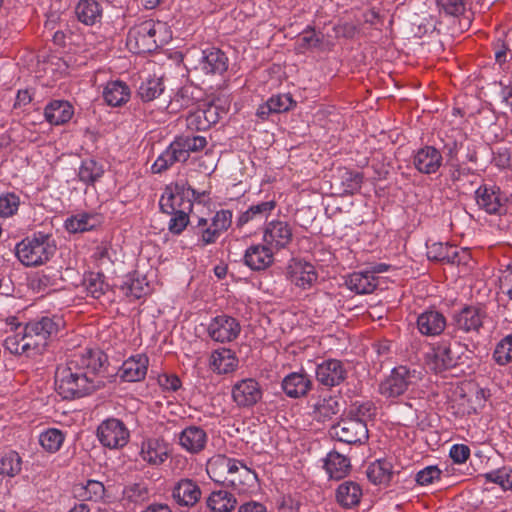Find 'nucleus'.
<instances>
[{
	"mask_svg": "<svg viewBox=\"0 0 512 512\" xmlns=\"http://www.w3.org/2000/svg\"><path fill=\"white\" fill-rule=\"evenodd\" d=\"M105 355L87 349L74 354L55 374L56 390L63 399L82 398L105 385L103 365Z\"/></svg>",
	"mask_w": 512,
	"mask_h": 512,
	"instance_id": "f257e3e1",
	"label": "nucleus"
},
{
	"mask_svg": "<svg viewBox=\"0 0 512 512\" xmlns=\"http://www.w3.org/2000/svg\"><path fill=\"white\" fill-rule=\"evenodd\" d=\"M171 39L166 23L152 19L142 20L129 29L127 46L133 53H150Z\"/></svg>",
	"mask_w": 512,
	"mask_h": 512,
	"instance_id": "f03ea898",
	"label": "nucleus"
},
{
	"mask_svg": "<svg viewBox=\"0 0 512 512\" xmlns=\"http://www.w3.org/2000/svg\"><path fill=\"white\" fill-rule=\"evenodd\" d=\"M207 140L200 135H181L176 137L169 146L157 157L151 169L153 173H162L175 163H185L191 153L203 150Z\"/></svg>",
	"mask_w": 512,
	"mask_h": 512,
	"instance_id": "7ed1b4c3",
	"label": "nucleus"
},
{
	"mask_svg": "<svg viewBox=\"0 0 512 512\" xmlns=\"http://www.w3.org/2000/svg\"><path fill=\"white\" fill-rule=\"evenodd\" d=\"M56 247L51 236L39 232L32 238H25L16 246V256L25 266H38L50 259Z\"/></svg>",
	"mask_w": 512,
	"mask_h": 512,
	"instance_id": "20e7f679",
	"label": "nucleus"
},
{
	"mask_svg": "<svg viewBox=\"0 0 512 512\" xmlns=\"http://www.w3.org/2000/svg\"><path fill=\"white\" fill-rule=\"evenodd\" d=\"M232 224V212L222 209L217 211L209 221L206 218H198L196 225H191L193 234L197 237L196 245L204 248L216 243L218 238L226 232Z\"/></svg>",
	"mask_w": 512,
	"mask_h": 512,
	"instance_id": "39448f33",
	"label": "nucleus"
},
{
	"mask_svg": "<svg viewBox=\"0 0 512 512\" xmlns=\"http://www.w3.org/2000/svg\"><path fill=\"white\" fill-rule=\"evenodd\" d=\"M64 321L60 316H43L32 320L24 326L28 341L32 345L33 352L40 353L46 347L48 340L57 335Z\"/></svg>",
	"mask_w": 512,
	"mask_h": 512,
	"instance_id": "423d86ee",
	"label": "nucleus"
},
{
	"mask_svg": "<svg viewBox=\"0 0 512 512\" xmlns=\"http://www.w3.org/2000/svg\"><path fill=\"white\" fill-rule=\"evenodd\" d=\"M329 434L335 440L348 445H362L369 438L367 423L349 416L341 418L332 425Z\"/></svg>",
	"mask_w": 512,
	"mask_h": 512,
	"instance_id": "0eeeda50",
	"label": "nucleus"
},
{
	"mask_svg": "<svg viewBox=\"0 0 512 512\" xmlns=\"http://www.w3.org/2000/svg\"><path fill=\"white\" fill-rule=\"evenodd\" d=\"M488 319L486 308L482 305H465L455 312L451 319V325L456 331L466 334H480Z\"/></svg>",
	"mask_w": 512,
	"mask_h": 512,
	"instance_id": "6e6552de",
	"label": "nucleus"
},
{
	"mask_svg": "<svg viewBox=\"0 0 512 512\" xmlns=\"http://www.w3.org/2000/svg\"><path fill=\"white\" fill-rule=\"evenodd\" d=\"M420 373L407 366L395 367L391 374L381 382L379 386L380 393L385 397H398L404 394L409 386L416 383L420 378Z\"/></svg>",
	"mask_w": 512,
	"mask_h": 512,
	"instance_id": "1a4fd4ad",
	"label": "nucleus"
},
{
	"mask_svg": "<svg viewBox=\"0 0 512 512\" xmlns=\"http://www.w3.org/2000/svg\"><path fill=\"white\" fill-rule=\"evenodd\" d=\"M196 191L191 187L176 184L174 187H167L162 194L159 206L163 213L172 214L178 211H192L193 203L190 196H195Z\"/></svg>",
	"mask_w": 512,
	"mask_h": 512,
	"instance_id": "9d476101",
	"label": "nucleus"
},
{
	"mask_svg": "<svg viewBox=\"0 0 512 512\" xmlns=\"http://www.w3.org/2000/svg\"><path fill=\"white\" fill-rule=\"evenodd\" d=\"M262 240L275 252L286 249L293 241V227L285 220H272L266 223Z\"/></svg>",
	"mask_w": 512,
	"mask_h": 512,
	"instance_id": "9b49d317",
	"label": "nucleus"
},
{
	"mask_svg": "<svg viewBox=\"0 0 512 512\" xmlns=\"http://www.w3.org/2000/svg\"><path fill=\"white\" fill-rule=\"evenodd\" d=\"M348 366L338 359H327L317 364L315 377L319 384L333 388L342 384L348 377Z\"/></svg>",
	"mask_w": 512,
	"mask_h": 512,
	"instance_id": "f8f14e48",
	"label": "nucleus"
},
{
	"mask_svg": "<svg viewBox=\"0 0 512 512\" xmlns=\"http://www.w3.org/2000/svg\"><path fill=\"white\" fill-rule=\"evenodd\" d=\"M463 348L460 342H455L454 344L445 341L440 342L432 349V352L428 354V364L430 368L435 372H441L456 366L460 359L458 351Z\"/></svg>",
	"mask_w": 512,
	"mask_h": 512,
	"instance_id": "ddd939ff",
	"label": "nucleus"
},
{
	"mask_svg": "<svg viewBox=\"0 0 512 512\" xmlns=\"http://www.w3.org/2000/svg\"><path fill=\"white\" fill-rule=\"evenodd\" d=\"M231 396L238 408H251L261 401L263 391L254 378H245L232 386Z\"/></svg>",
	"mask_w": 512,
	"mask_h": 512,
	"instance_id": "4468645a",
	"label": "nucleus"
},
{
	"mask_svg": "<svg viewBox=\"0 0 512 512\" xmlns=\"http://www.w3.org/2000/svg\"><path fill=\"white\" fill-rule=\"evenodd\" d=\"M240 331L238 320L225 314L212 318L207 327L209 337L220 343L232 342L239 336Z\"/></svg>",
	"mask_w": 512,
	"mask_h": 512,
	"instance_id": "2eb2a0df",
	"label": "nucleus"
},
{
	"mask_svg": "<svg viewBox=\"0 0 512 512\" xmlns=\"http://www.w3.org/2000/svg\"><path fill=\"white\" fill-rule=\"evenodd\" d=\"M99 441L108 448H119L127 444L129 432L124 423L111 418L103 421L97 429Z\"/></svg>",
	"mask_w": 512,
	"mask_h": 512,
	"instance_id": "dca6fc26",
	"label": "nucleus"
},
{
	"mask_svg": "<svg viewBox=\"0 0 512 512\" xmlns=\"http://www.w3.org/2000/svg\"><path fill=\"white\" fill-rule=\"evenodd\" d=\"M427 257L429 260L450 264H466L470 253L466 248H458L449 243L434 242L427 244Z\"/></svg>",
	"mask_w": 512,
	"mask_h": 512,
	"instance_id": "f3484780",
	"label": "nucleus"
},
{
	"mask_svg": "<svg viewBox=\"0 0 512 512\" xmlns=\"http://www.w3.org/2000/svg\"><path fill=\"white\" fill-rule=\"evenodd\" d=\"M475 197L478 207L488 214L501 215L506 211L504 199L497 186L482 185L476 190Z\"/></svg>",
	"mask_w": 512,
	"mask_h": 512,
	"instance_id": "a211bd4d",
	"label": "nucleus"
},
{
	"mask_svg": "<svg viewBox=\"0 0 512 512\" xmlns=\"http://www.w3.org/2000/svg\"><path fill=\"white\" fill-rule=\"evenodd\" d=\"M207 442L208 435L200 426L189 425L178 434L179 446L191 455L201 453L206 448Z\"/></svg>",
	"mask_w": 512,
	"mask_h": 512,
	"instance_id": "6ab92c4d",
	"label": "nucleus"
},
{
	"mask_svg": "<svg viewBox=\"0 0 512 512\" xmlns=\"http://www.w3.org/2000/svg\"><path fill=\"white\" fill-rule=\"evenodd\" d=\"M275 251L266 243L255 244L248 247L244 254V263L251 270L261 271L274 262Z\"/></svg>",
	"mask_w": 512,
	"mask_h": 512,
	"instance_id": "aec40b11",
	"label": "nucleus"
},
{
	"mask_svg": "<svg viewBox=\"0 0 512 512\" xmlns=\"http://www.w3.org/2000/svg\"><path fill=\"white\" fill-rule=\"evenodd\" d=\"M197 68L207 75H222L228 69V57L218 48L205 49Z\"/></svg>",
	"mask_w": 512,
	"mask_h": 512,
	"instance_id": "412c9836",
	"label": "nucleus"
},
{
	"mask_svg": "<svg viewBox=\"0 0 512 512\" xmlns=\"http://www.w3.org/2000/svg\"><path fill=\"white\" fill-rule=\"evenodd\" d=\"M198 484L189 478L180 479L172 489V499L179 506L193 507L201 498Z\"/></svg>",
	"mask_w": 512,
	"mask_h": 512,
	"instance_id": "4be33fe9",
	"label": "nucleus"
},
{
	"mask_svg": "<svg viewBox=\"0 0 512 512\" xmlns=\"http://www.w3.org/2000/svg\"><path fill=\"white\" fill-rule=\"evenodd\" d=\"M443 157L439 150L433 146H424L418 149L413 157L414 167L423 174H434L442 165Z\"/></svg>",
	"mask_w": 512,
	"mask_h": 512,
	"instance_id": "5701e85b",
	"label": "nucleus"
},
{
	"mask_svg": "<svg viewBox=\"0 0 512 512\" xmlns=\"http://www.w3.org/2000/svg\"><path fill=\"white\" fill-rule=\"evenodd\" d=\"M149 359L145 354H136L125 360L120 367L119 376L126 382H138L145 378Z\"/></svg>",
	"mask_w": 512,
	"mask_h": 512,
	"instance_id": "b1692460",
	"label": "nucleus"
},
{
	"mask_svg": "<svg viewBox=\"0 0 512 512\" xmlns=\"http://www.w3.org/2000/svg\"><path fill=\"white\" fill-rule=\"evenodd\" d=\"M447 326L445 316L437 310H426L417 318V327L426 336L440 335Z\"/></svg>",
	"mask_w": 512,
	"mask_h": 512,
	"instance_id": "393cba45",
	"label": "nucleus"
},
{
	"mask_svg": "<svg viewBox=\"0 0 512 512\" xmlns=\"http://www.w3.org/2000/svg\"><path fill=\"white\" fill-rule=\"evenodd\" d=\"M281 387L288 397L300 398L311 390L312 381L305 373L292 372L284 377Z\"/></svg>",
	"mask_w": 512,
	"mask_h": 512,
	"instance_id": "a878e982",
	"label": "nucleus"
},
{
	"mask_svg": "<svg viewBox=\"0 0 512 512\" xmlns=\"http://www.w3.org/2000/svg\"><path fill=\"white\" fill-rule=\"evenodd\" d=\"M290 280L296 286L307 289L317 280V273L312 264L295 260L289 265Z\"/></svg>",
	"mask_w": 512,
	"mask_h": 512,
	"instance_id": "bb28decb",
	"label": "nucleus"
},
{
	"mask_svg": "<svg viewBox=\"0 0 512 512\" xmlns=\"http://www.w3.org/2000/svg\"><path fill=\"white\" fill-rule=\"evenodd\" d=\"M77 19L88 26L100 23L103 15V5L98 0H80L75 7Z\"/></svg>",
	"mask_w": 512,
	"mask_h": 512,
	"instance_id": "cd10ccee",
	"label": "nucleus"
},
{
	"mask_svg": "<svg viewBox=\"0 0 512 512\" xmlns=\"http://www.w3.org/2000/svg\"><path fill=\"white\" fill-rule=\"evenodd\" d=\"M275 207L276 203L272 200L253 204L239 215L236 225L242 227L250 222L258 223L266 220Z\"/></svg>",
	"mask_w": 512,
	"mask_h": 512,
	"instance_id": "c85d7f7f",
	"label": "nucleus"
},
{
	"mask_svg": "<svg viewBox=\"0 0 512 512\" xmlns=\"http://www.w3.org/2000/svg\"><path fill=\"white\" fill-rule=\"evenodd\" d=\"M74 114L72 105L68 101L53 100L46 105L44 115L52 125H62L68 122Z\"/></svg>",
	"mask_w": 512,
	"mask_h": 512,
	"instance_id": "c756f323",
	"label": "nucleus"
},
{
	"mask_svg": "<svg viewBox=\"0 0 512 512\" xmlns=\"http://www.w3.org/2000/svg\"><path fill=\"white\" fill-rule=\"evenodd\" d=\"M324 468L331 479L340 480L350 472L351 463L346 456L337 451H331L325 458Z\"/></svg>",
	"mask_w": 512,
	"mask_h": 512,
	"instance_id": "7c9ffc66",
	"label": "nucleus"
},
{
	"mask_svg": "<svg viewBox=\"0 0 512 512\" xmlns=\"http://www.w3.org/2000/svg\"><path fill=\"white\" fill-rule=\"evenodd\" d=\"M362 488L355 481H344L336 490V501L343 508H353L360 503Z\"/></svg>",
	"mask_w": 512,
	"mask_h": 512,
	"instance_id": "2f4dec72",
	"label": "nucleus"
},
{
	"mask_svg": "<svg viewBox=\"0 0 512 512\" xmlns=\"http://www.w3.org/2000/svg\"><path fill=\"white\" fill-rule=\"evenodd\" d=\"M130 88L120 80L110 81L103 90L105 102L112 107H118L125 104L130 99Z\"/></svg>",
	"mask_w": 512,
	"mask_h": 512,
	"instance_id": "473e14b6",
	"label": "nucleus"
},
{
	"mask_svg": "<svg viewBox=\"0 0 512 512\" xmlns=\"http://www.w3.org/2000/svg\"><path fill=\"white\" fill-rule=\"evenodd\" d=\"M210 366L218 374H228L237 368L238 359L232 350L222 348L212 353Z\"/></svg>",
	"mask_w": 512,
	"mask_h": 512,
	"instance_id": "72a5a7b5",
	"label": "nucleus"
},
{
	"mask_svg": "<svg viewBox=\"0 0 512 512\" xmlns=\"http://www.w3.org/2000/svg\"><path fill=\"white\" fill-rule=\"evenodd\" d=\"M206 504L212 512H231L237 505V499L233 493L219 489L210 493Z\"/></svg>",
	"mask_w": 512,
	"mask_h": 512,
	"instance_id": "f704fd0d",
	"label": "nucleus"
},
{
	"mask_svg": "<svg viewBox=\"0 0 512 512\" xmlns=\"http://www.w3.org/2000/svg\"><path fill=\"white\" fill-rule=\"evenodd\" d=\"M377 284V278L371 272H367V270L354 272L346 280L348 288L357 294L372 293L376 289Z\"/></svg>",
	"mask_w": 512,
	"mask_h": 512,
	"instance_id": "c9c22d12",
	"label": "nucleus"
},
{
	"mask_svg": "<svg viewBox=\"0 0 512 512\" xmlns=\"http://www.w3.org/2000/svg\"><path fill=\"white\" fill-rule=\"evenodd\" d=\"M341 408L342 403L338 397H324L314 405L313 418L318 422L325 423L337 415Z\"/></svg>",
	"mask_w": 512,
	"mask_h": 512,
	"instance_id": "e433bc0d",
	"label": "nucleus"
},
{
	"mask_svg": "<svg viewBox=\"0 0 512 512\" xmlns=\"http://www.w3.org/2000/svg\"><path fill=\"white\" fill-rule=\"evenodd\" d=\"M142 459L150 465L159 466L167 459L166 448L156 439H149L142 443Z\"/></svg>",
	"mask_w": 512,
	"mask_h": 512,
	"instance_id": "4c0bfd02",
	"label": "nucleus"
},
{
	"mask_svg": "<svg viewBox=\"0 0 512 512\" xmlns=\"http://www.w3.org/2000/svg\"><path fill=\"white\" fill-rule=\"evenodd\" d=\"M336 181L339 182V190L341 194L353 195L360 190L363 182V175L360 172L343 168L338 171Z\"/></svg>",
	"mask_w": 512,
	"mask_h": 512,
	"instance_id": "58836bf2",
	"label": "nucleus"
},
{
	"mask_svg": "<svg viewBox=\"0 0 512 512\" xmlns=\"http://www.w3.org/2000/svg\"><path fill=\"white\" fill-rule=\"evenodd\" d=\"M230 463V457L218 454L210 458L207 462V473L210 478L219 483L228 482L230 477H228L227 467Z\"/></svg>",
	"mask_w": 512,
	"mask_h": 512,
	"instance_id": "ea45409f",
	"label": "nucleus"
},
{
	"mask_svg": "<svg viewBox=\"0 0 512 512\" xmlns=\"http://www.w3.org/2000/svg\"><path fill=\"white\" fill-rule=\"evenodd\" d=\"M4 347L15 355L33 352L32 345L30 341H28L24 327L22 331L8 335L4 340Z\"/></svg>",
	"mask_w": 512,
	"mask_h": 512,
	"instance_id": "a19ab883",
	"label": "nucleus"
},
{
	"mask_svg": "<svg viewBox=\"0 0 512 512\" xmlns=\"http://www.w3.org/2000/svg\"><path fill=\"white\" fill-rule=\"evenodd\" d=\"M121 293L130 299H139L148 293V283L145 278L127 277L119 286Z\"/></svg>",
	"mask_w": 512,
	"mask_h": 512,
	"instance_id": "79ce46f5",
	"label": "nucleus"
},
{
	"mask_svg": "<svg viewBox=\"0 0 512 512\" xmlns=\"http://www.w3.org/2000/svg\"><path fill=\"white\" fill-rule=\"evenodd\" d=\"M164 91V85L161 78L150 77L142 81L137 95L144 102H150L159 97Z\"/></svg>",
	"mask_w": 512,
	"mask_h": 512,
	"instance_id": "37998d69",
	"label": "nucleus"
},
{
	"mask_svg": "<svg viewBox=\"0 0 512 512\" xmlns=\"http://www.w3.org/2000/svg\"><path fill=\"white\" fill-rule=\"evenodd\" d=\"M104 174V168L94 159H86L82 161V164L78 171L80 181L87 185L94 184Z\"/></svg>",
	"mask_w": 512,
	"mask_h": 512,
	"instance_id": "c03bdc74",
	"label": "nucleus"
},
{
	"mask_svg": "<svg viewBox=\"0 0 512 512\" xmlns=\"http://www.w3.org/2000/svg\"><path fill=\"white\" fill-rule=\"evenodd\" d=\"M392 476L391 464L385 460H378L367 469V477L374 484L388 483Z\"/></svg>",
	"mask_w": 512,
	"mask_h": 512,
	"instance_id": "a18cd8bd",
	"label": "nucleus"
},
{
	"mask_svg": "<svg viewBox=\"0 0 512 512\" xmlns=\"http://www.w3.org/2000/svg\"><path fill=\"white\" fill-rule=\"evenodd\" d=\"M65 436L61 430L49 428L39 435V443L42 448L49 452H57L64 442Z\"/></svg>",
	"mask_w": 512,
	"mask_h": 512,
	"instance_id": "49530a36",
	"label": "nucleus"
},
{
	"mask_svg": "<svg viewBox=\"0 0 512 512\" xmlns=\"http://www.w3.org/2000/svg\"><path fill=\"white\" fill-rule=\"evenodd\" d=\"M96 221L90 214H78L65 221V228L70 233H80L91 230L95 227Z\"/></svg>",
	"mask_w": 512,
	"mask_h": 512,
	"instance_id": "de8ad7c7",
	"label": "nucleus"
},
{
	"mask_svg": "<svg viewBox=\"0 0 512 512\" xmlns=\"http://www.w3.org/2000/svg\"><path fill=\"white\" fill-rule=\"evenodd\" d=\"M103 275L100 273H89L84 278V286L88 295L94 299H99L105 294L108 285L104 282Z\"/></svg>",
	"mask_w": 512,
	"mask_h": 512,
	"instance_id": "09e8293b",
	"label": "nucleus"
},
{
	"mask_svg": "<svg viewBox=\"0 0 512 512\" xmlns=\"http://www.w3.org/2000/svg\"><path fill=\"white\" fill-rule=\"evenodd\" d=\"M123 498L132 503H142L149 498V489L144 483L127 485L123 490Z\"/></svg>",
	"mask_w": 512,
	"mask_h": 512,
	"instance_id": "8fccbe9b",
	"label": "nucleus"
},
{
	"mask_svg": "<svg viewBox=\"0 0 512 512\" xmlns=\"http://www.w3.org/2000/svg\"><path fill=\"white\" fill-rule=\"evenodd\" d=\"M493 358L499 365H506L512 361V334L507 335L497 344Z\"/></svg>",
	"mask_w": 512,
	"mask_h": 512,
	"instance_id": "3c124183",
	"label": "nucleus"
},
{
	"mask_svg": "<svg viewBox=\"0 0 512 512\" xmlns=\"http://www.w3.org/2000/svg\"><path fill=\"white\" fill-rule=\"evenodd\" d=\"M487 481L498 484L504 490L512 489V469L503 467L484 474Z\"/></svg>",
	"mask_w": 512,
	"mask_h": 512,
	"instance_id": "603ef678",
	"label": "nucleus"
},
{
	"mask_svg": "<svg viewBox=\"0 0 512 512\" xmlns=\"http://www.w3.org/2000/svg\"><path fill=\"white\" fill-rule=\"evenodd\" d=\"M81 491L79 495L85 500L99 501L104 497L105 487L100 481L88 480L86 485L81 487Z\"/></svg>",
	"mask_w": 512,
	"mask_h": 512,
	"instance_id": "864d4df0",
	"label": "nucleus"
},
{
	"mask_svg": "<svg viewBox=\"0 0 512 512\" xmlns=\"http://www.w3.org/2000/svg\"><path fill=\"white\" fill-rule=\"evenodd\" d=\"M294 105V101L289 94L273 95L267 100L268 110L273 113H282L288 111Z\"/></svg>",
	"mask_w": 512,
	"mask_h": 512,
	"instance_id": "5fc2aeb1",
	"label": "nucleus"
},
{
	"mask_svg": "<svg viewBox=\"0 0 512 512\" xmlns=\"http://www.w3.org/2000/svg\"><path fill=\"white\" fill-rule=\"evenodd\" d=\"M440 11L446 15L458 17L464 14L466 3L464 0H437Z\"/></svg>",
	"mask_w": 512,
	"mask_h": 512,
	"instance_id": "6e6d98bb",
	"label": "nucleus"
},
{
	"mask_svg": "<svg viewBox=\"0 0 512 512\" xmlns=\"http://www.w3.org/2000/svg\"><path fill=\"white\" fill-rule=\"evenodd\" d=\"M441 474L442 472L437 466H427L416 474L415 481L421 486H427L440 480Z\"/></svg>",
	"mask_w": 512,
	"mask_h": 512,
	"instance_id": "4d7b16f0",
	"label": "nucleus"
},
{
	"mask_svg": "<svg viewBox=\"0 0 512 512\" xmlns=\"http://www.w3.org/2000/svg\"><path fill=\"white\" fill-rule=\"evenodd\" d=\"M191 211H178L172 213V217L168 224V229L172 234L179 235L189 224V213Z\"/></svg>",
	"mask_w": 512,
	"mask_h": 512,
	"instance_id": "13d9d810",
	"label": "nucleus"
},
{
	"mask_svg": "<svg viewBox=\"0 0 512 512\" xmlns=\"http://www.w3.org/2000/svg\"><path fill=\"white\" fill-rule=\"evenodd\" d=\"M19 207V197L14 193H7L0 196V216H12Z\"/></svg>",
	"mask_w": 512,
	"mask_h": 512,
	"instance_id": "bf43d9fd",
	"label": "nucleus"
},
{
	"mask_svg": "<svg viewBox=\"0 0 512 512\" xmlns=\"http://www.w3.org/2000/svg\"><path fill=\"white\" fill-rule=\"evenodd\" d=\"M55 285V280L50 275L45 273L39 274L32 281L33 289L42 294H49L52 291H56L57 288Z\"/></svg>",
	"mask_w": 512,
	"mask_h": 512,
	"instance_id": "052dcab7",
	"label": "nucleus"
},
{
	"mask_svg": "<svg viewBox=\"0 0 512 512\" xmlns=\"http://www.w3.org/2000/svg\"><path fill=\"white\" fill-rule=\"evenodd\" d=\"M199 108L204 114L205 120L210 127L220 120L222 114L226 113L224 108L216 105L215 103H204L203 105L199 106Z\"/></svg>",
	"mask_w": 512,
	"mask_h": 512,
	"instance_id": "680f3d73",
	"label": "nucleus"
},
{
	"mask_svg": "<svg viewBox=\"0 0 512 512\" xmlns=\"http://www.w3.org/2000/svg\"><path fill=\"white\" fill-rule=\"evenodd\" d=\"M321 40L314 30H305L298 38L296 45L299 52L317 47Z\"/></svg>",
	"mask_w": 512,
	"mask_h": 512,
	"instance_id": "e2e57ef3",
	"label": "nucleus"
},
{
	"mask_svg": "<svg viewBox=\"0 0 512 512\" xmlns=\"http://www.w3.org/2000/svg\"><path fill=\"white\" fill-rule=\"evenodd\" d=\"M186 123L190 130L205 131L210 128L209 124L205 120L204 114L201 112L199 107L195 111L188 114Z\"/></svg>",
	"mask_w": 512,
	"mask_h": 512,
	"instance_id": "0e129e2a",
	"label": "nucleus"
},
{
	"mask_svg": "<svg viewBox=\"0 0 512 512\" xmlns=\"http://www.w3.org/2000/svg\"><path fill=\"white\" fill-rule=\"evenodd\" d=\"M373 414L374 405L371 402H364L359 405L355 404L354 407L349 410L347 416L361 419L366 422V420L372 417Z\"/></svg>",
	"mask_w": 512,
	"mask_h": 512,
	"instance_id": "69168bd1",
	"label": "nucleus"
},
{
	"mask_svg": "<svg viewBox=\"0 0 512 512\" xmlns=\"http://www.w3.org/2000/svg\"><path fill=\"white\" fill-rule=\"evenodd\" d=\"M228 477H233V475L237 474V472L241 473L242 479L246 480L247 478H251V469L247 467L243 461L230 458V463L227 467Z\"/></svg>",
	"mask_w": 512,
	"mask_h": 512,
	"instance_id": "338daca9",
	"label": "nucleus"
},
{
	"mask_svg": "<svg viewBox=\"0 0 512 512\" xmlns=\"http://www.w3.org/2000/svg\"><path fill=\"white\" fill-rule=\"evenodd\" d=\"M449 455L455 463L462 464L469 458L470 448L465 444H455L451 447Z\"/></svg>",
	"mask_w": 512,
	"mask_h": 512,
	"instance_id": "774afa93",
	"label": "nucleus"
}]
</instances>
